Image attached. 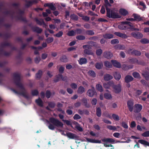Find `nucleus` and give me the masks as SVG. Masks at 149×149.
<instances>
[{"label":"nucleus","mask_w":149,"mask_h":149,"mask_svg":"<svg viewBox=\"0 0 149 149\" xmlns=\"http://www.w3.org/2000/svg\"><path fill=\"white\" fill-rule=\"evenodd\" d=\"M54 92L51 93L49 91H47L46 92V96L47 98H48L51 96L54 95Z\"/></svg>","instance_id":"33"},{"label":"nucleus","mask_w":149,"mask_h":149,"mask_svg":"<svg viewBox=\"0 0 149 149\" xmlns=\"http://www.w3.org/2000/svg\"><path fill=\"white\" fill-rule=\"evenodd\" d=\"M75 33V31L71 30L69 31L68 33V35L69 36H74Z\"/></svg>","instance_id":"54"},{"label":"nucleus","mask_w":149,"mask_h":149,"mask_svg":"<svg viewBox=\"0 0 149 149\" xmlns=\"http://www.w3.org/2000/svg\"><path fill=\"white\" fill-rule=\"evenodd\" d=\"M70 86L71 88L74 89H75L77 88V85L74 83H71L70 85Z\"/></svg>","instance_id":"53"},{"label":"nucleus","mask_w":149,"mask_h":149,"mask_svg":"<svg viewBox=\"0 0 149 149\" xmlns=\"http://www.w3.org/2000/svg\"><path fill=\"white\" fill-rule=\"evenodd\" d=\"M121 125L125 129H127L128 127L127 124L125 122H122V123Z\"/></svg>","instance_id":"59"},{"label":"nucleus","mask_w":149,"mask_h":149,"mask_svg":"<svg viewBox=\"0 0 149 149\" xmlns=\"http://www.w3.org/2000/svg\"><path fill=\"white\" fill-rule=\"evenodd\" d=\"M95 68L98 70L102 68L103 66V64L102 62H97L95 64Z\"/></svg>","instance_id":"24"},{"label":"nucleus","mask_w":149,"mask_h":149,"mask_svg":"<svg viewBox=\"0 0 149 149\" xmlns=\"http://www.w3.org/2000/svg\"><path fill=\"white\" fill-rule=\"evenodd\" d=\"M123 69L125 70H128L132 68V67L130 65H123Z\"/></svg>","instance_id":"50"},{"label":"nucleus","mask_w":149,"mask_h":149,"mask_svg":"<svg viewBox=\"0 0 149 149\" xmlns=\"http://www.w3.org/2000/svg\"><path fill=\"white\" fill-rule=\"evenodd\" d=\"M75 33L77 34H84L85 31V30L84 29L77 28L75 30Z\"/></svg>","instance_id":"17"},{"label":"nucleus","mask_w":149,"mask_h":149,"mask_svg":"<svg viewBox=\"0 0 149 149\" xmlns=\"http://www.w3.org/2000/svg\"><path fill=\"white\" fill-rule=\"evenodd\" d=\"M66 136L70 139L75 140L78 139L79 137L77 135L70 132L66 133Z\"/></svg>","instance_id":"6"},{"label":"nucleus","mask_w":149,"mask_h":149,"mask_svg":"<svg viewBox=\"0 0 149 149\" xmlns=\"http://www.w3.org/2000/svg\"><path fill=\"white\" fill-rule=\"evenodd\" d=\"M119 13L123 16H125L129 14L128 11L124 8H120L119 10Z\"/></svg>","instance_id":"16"},{"label":"nucleus","mask_w":149,"mask_h":149,"mask_svg":"<svg viewBox=\"0 0 149 149\" xmlns=\"http://www.w3.org/2000/svg\"><path fill=\"white\" fill-rule=\"evenodd\" d=\"M103 37L105 39H109L113 38V35L112 34L106 33L103 35Z\"/></svg>","instance_id":"25"},{"label":"nucleus","mask_w":149,"mask_h":149,"mask_svg":"<svg viewBox=\"0 0 149 149\" xmlns=\"http://www.w3.org/2000/svg\"><path fill=\"white\" fill-rule=\"evenodd\" d=\"M111 62L115 67L118 68H120L121 67L120 63L116 60H111Z\"/></svg>","instance_id":"13"},{"label":"nucleus","mask_w":149,"mask_h":149,"mask_svg":"<svg viewBox=\"0 0 149 149\" xmlns=\"http://www.w3.org/2000/svg\"><path fill=\"white\" fill-rule=\"evenodd\" d=\"M138 142L144 146H149V143L147 141L142 139L139 140L138 141Z\"/></svg>","instance_id":"26"},{"label":"nucleus","mask_w":149,"mask_h":149,"mask_svg":"<svg viewBox=\"0 0 149 149\" xmlns=\"http://www.w3.org/2000/svg\"><path fill=\"white\" fill-rule=\"evenodd\" d=\"M48 56V54L46 53H43L41 56V58L42 59H45Z\"/></svg>","instance_id":"57"},{"label":"nucleus","mask_w":149,"mask_h":149,"mask_svg":"<svg viewBox=\"0 0 149 149\" xmlns=\"http://www.w3.org/2000/svg\"><path fill=\"white\" fill-rule=\"evenodd\" d=\"M84 54L88 55H92L93 53L90 49H85L84 51Z\"/></svg>","instance_id":"32"},{"label":"nucleus","mask_w":149,"mask_h":149,"mask_svg":"<svg viewBox=\"0 0 149 149\" xmlns=\"http://www.w3.org/2000/svg\"><path fill=\"white\" fill-rule=\"evenodd\" d=\"M102 53V50L101 49H97L96 51V54L97 56H100Z\"/></svg>","instance_id":"47"},{"label":"nucleus","mask_w":149,"mask_h":149,"mask_svg":"<svg viewBox=\"0 0 149 149\" xmlns=\"http://www.w3.org/2000/svg\"><path fill=\"white\" fill-rule=\"evenodd\" d=\"M104 97L107 99H110L112 98L111 95L108 93H105L104 95Z\"/></svg>","instance_id":"45"},{"label":"nucleus","mask_w":149,"mask_h":149,"mask_svg":"<svg viewBox=\"0 0 149 149\" xmlns=\"http://www.w3.org/2000/svg\"><path fill=\"white\" fill-rule=\"evenodd\" d=\"M36 102L39 106L42 107L43 106V102L42 100L39 98L36 100Z\"/></svg>","instance_id":"38"},{"label":"nucleus","mask_w":149,"mask_h":149,"mask_svg":"<svg viewBox=\"0 0 149 149\" xmlns=\"http://www.w3.org/2000/svg\"><path fill=\"white\" fill-rule=\"evenodd\" d=\"M112 56V54L110 52L106 51L103 53L104 57L108 59L111 58Z\"/></svg>","instance_id":"15"},{"label":"nucleus","mask_w":149,"mask_h":149,"mask_svg":"<svg viewBox=\"0 0 149 149\" xmlns=\"http://www.w3.org/2000/svg\"><path fill=\"white\" fill-rule=\"evenodd\" d=\"M78 61L80 65L86 64L87 63V60L85 58H80Z\"/></svg>","instance_id":"18"},{"label":"nucleus","mask_w":149,"mask_h":149,"mask_svg":"<svg viewBox=\"0 0 149 149\" xmlns=\"http://www.w3.org/2000/svg\"><path fill=\"white\" fill-rule=\"evenodd\" d=\"M132 55H134L136 56H140L141 54V52L136 50H134L131 52Z\"/></svg>","instance_id":"27"},{"label":"nucleus","mask_w":149,"mask_h":149,"mask_svg":"<svg viewBox=\"0 0 149 149\" xmlns=\"http://www.w3.org/2000/svg\"><path fill=\"white\" fill-rule=\"evenodd\" d=\"M36 20L37 23L39 25H42V24H43L45 26H47V25L44 23L43 20L42 19L39 20L36 19Z\"/></svg>","instance_id":"34"},{"label":"nucleus","mask_w":149,"mask_h":149,"mask_svg":"<svg viewBox=\"0 0 149 149\" xmlns=\"http://www.w3.org/2000/svg\"><path fill=\"white\" fill-rule=\"evenodd\" d=\"M96 89L100 92H102L103 91L102 87L101 85L100 84H98L96 85Z\"/></svg>","instance_id":"30"},{"label":"nucleus","mask_w":149,"mask_h":149,"mask_svg":"<svg viewBox=\"0 0 149 149\" xmlns=\"http://www.w3.org/2000/svg\"><path fill=\"white\" fill-rule=\"evenodd\" d=\"M50 121L51 123L57 127H62L63 126V124L61 123L54 118H50Z\"/></svg>","instance_id":"4"},{"label":"nucleus","mask_w":149,"mask_h":149,"mask_svg":"<svg viewBox=\"0 0 149 149\" xmlns=\"http://www.w3.org/2000/svg\"><path fill=\"white\" fill-rule=\"evenodd\" d=\"M130 126L132 128L135 127L136 126V124L135 122L134 121H133L132 122Z\"/></svg>","instance_id":"64"},{"label":"nucleus","mask_w":149,"mask_h":149,"mask_svg":"<svg viewBox=\"0 0 149 149\" xmlns=\"http://www.w3.org/2000/svg\"><path fill=\"white\" fill-rule=\"evenodd\" d=\"M112 117L115 121H118L120 120L119 117L118 116L115 114H113L112 115Z\"/></svg>","instance_id":"43"},{"label":"nucleus","mask_w":149,"mask_h":149,"mask_svg":"<svg viewBox=\"0 0 149 149\" xmlns=\"http://www.w3.org/2000/svg\"><path fill=\"white\" fill-rule=\"evenodd\" d=\"M54 40V38H49L46 40V41L47 43H49L52 42Z\"/></svg>","instance_id":"58"},{"label":"nucleus","mask_w":149,"mask_h":149,"mask_svg":"<svg viewBox=\"0 0 149 149\" xmlns=\"http://www.w3.org/2000/svg\"><path fill=\"white\" fill-rule=\"evenodd\" d=\"M89 44L91 46L93 47V46L96 48L99 47L98 46V45L96 42L93 41H91L89 42Z\"/></svg>","instance_id":"39"},{"label":"nucleus","mask_w":149,"mask_h":149,"mask_svg":"<svg viewBox=\"0 0 149 149\" xmlns=\"http://www.w3.org/2000/svg\"><path fill=\"white\" fill-rule=\"evenodd\" d=\"M132 17L134 18V21H136L137 22L141 21L143 19L142 17H141L140 15L136 13L133 14Z\"/></svg>","instance_id":"10"},{"label":"nucleus","mask_w":149,"mask_h":149,"mask_svg":"<svg viewBox=\"0 0 149 149\" xmlns=\"http://www.w3.org/2000/svg\"><path fill=\"white\" fill-rule=\"evenodd\" d=\"M74 127L80 132H82L83 131V128L80 126L79 124L74 125Z\"/></svg>","instance_id":"44"},{"label":"nucleus","mask_w":149,"mask_h":149,"mask_svg":"<svg viewBox=\"0 0 149 149\" xmlns=\"http://www.w3.org/2000/svg\"><path fill=\"white\" fill-rule=\"evenodd\" d=\"M86 141L91 143H95V139L86 138Z\"/></svg>","instance_id":"60"},{"label":"nucleus","mask_w":149,"mask_h":149,"mask_svg":"<svg viewBox=\"0 0 149 149\" xmlns=\"http://www.w3.org/2000/svg\"><path fill=\"white\" fill-rule=\"evenodd\" d=\"M42 74V72L41 70H39L38 71V73L36 74V78L39 79L40 78Z\"/></svg>","instance_id":"52"},{"label":"nucleus","mask_w":149,"mask_h":149,"mask_svg":"<svg viewBox=\"0 0 149 149\" xmlns=\"http://www.w3.org/2000/svg\"><path fill=\"white\" fill-rule=\"evenodd\" d=\"M130 27H127V29L130 30L132 31H139V28H136L135 27V26H134L132 23L131 22L128 25Z\"/></svg>","instance_id":"12"},{"label":"nucleus","mask_w":149,"mask_h":149,"mask_svg":"<svg viewBox=\"0 0 149 149\" xmlns=\"http://www.w3.org/2000/svg\"><path fill=\"white\" fill-rule=\"evenodd\" d=\"M142 106L141 104H135L134 107V112L135 113L140 112L142 109Z\"/></svg>","instance_id":"5"},{"label":"nucleus","mask_w":149,"mask_h":149,"mask_svg":"<svg viewBox=\"0 0 149 149\" xmlns=\"http://www.w3.org/2000/svg\"><path fill=\"white\" fill-rule=\"evenodd\" d=\"M130 62L133 64L137 63L138 60L136 58H132L130 60Z\"/></svg>","instance_id":"49"},{"label":"nucleus","mask_w":149,"mask_h":149,"mask_svg":"<svg viewBox=\"0 0 149 149\" xmlns=\"http://www.w3.org/2000/svg\"><path fill=\"white\" fill-rule=\"evenodd\" d=\"M113 78V76L109 74H106L104 76V79L105 81H109L112 79Z\"/></svg>","instance_id":"21"},{"label":"nucleus","mask_w":149,"mask_h":149,"mask_svg":"<svg viewBox=\"0 0 149 149\" xmlns=\"http://www.w3.org/2000/svg\"><path fill=\"white\" fill-rule=\"evenodd\" d=\"M131 35L132 36L137 39H141L143 37V35L139 32H132Z\"/></svg>","instance_id":"9"},{"label":"nucleus","mask_w":149,"mask_h":149,"mask_svg":"<svg viewBox=\"0 0 149 149\" xmlns=\"http://www.w3.org/2000/svg\"><path fill=\"white\" fill-rule=\"evenodd\" d=\"M101 140L102 142L106 143H114L115 141L114 139L111 138H104L102 139Z\"/></svg>","instance_id":"19"},{"label":"nucleus","mask_w":149,"mask_h":149,"mask_svg":"<svg viewBox=\"0 0 149 149\" xmlns=\"http://www.w3.org/2000/svg\"><path fill=\"white\" fill-rule=\"evenodd\" d=\"M119 41L118 39H115L111 40L110 43L111 44L113 45L118 43Z\"/></svg>","instance_id":"46"},{"label":"nucleus","mask_w":149,"mask_h":149,"mask_svg":"<svg viewBox=\"0 0 149 149\" xmlns=\"http://www.w3.org/2000/svg\"><path fill=\"white\" fill-rule=\"evenodd\" d=\"M142 136L144 137H149V131H146L142 134Z\"/></svg>","instance_id":"48"},{"label":"nucleus","mask_w":149,"mask_h":149,"mask_svg":"<svg viewBox=\"0 0 149 149\" xmlns=\"http://www.w3.org/2000/svg\"><path fill=\"white\" fill-rule=\"evenodd\" d=\"M34 31H36L38 33H39L42 32V29H41L37 27L35 28Z\"/></svg>","instance_id":"63"},{"label":"nucleus","mask_w":149,"mask_h":149,"mask_svg":"<svg viewBox=\"0 0 149 149\" xmlns=\"http://www.w3.org/2000/svg\"><path fill=\"white\" fill-rule=\"evenodd\" d=\"M88 74L90 76H91L93 78H94L96 77V73L93 70H89L88 72Z\"/></svg>","instance_id":"29"},{"label":"nucleus","mask_w":149,"mask_h":149,"mask_svg":"<svg viewBox=\"0 0 149 149\" xmlns=\"http://www.w3.org/2000/svg\"><path fill=\"white\" fill-rule=\"evenodd\" d=\"M91 89H89L88 90L87 94L90 97H92L95 95H96L97 93L95 88L91 86Z\"/></svg>","instance_id":"3"},{"label":"nucleus","mask_w":149,"mask_h":149,"mask_svg":"<svg viewBox=\"0 0 149 149\" xmlns=\"http://www.w3.org/2000/svg\"><path fill=\"white\" fill-rule=\"evenodd\" d=\"M97 102V99L94 98L92 99L91 103L92 105H95L96 104Z\"/></svg>","instance_id":"62"},{"label":"nucleus","mask_w":149,"mask_h":149,"mask_svg":"<svg viewBox=\"0 0 149 149\" xmlns=\"http://www.w3.org/2000/svg\"><path fill=\"white\" fill-rule=\"evenodd\" d=\"M85 88L82 86H79L77 90V93L79 94H81L85 92Z\"/></svg>","instance_id":"23"},{"label":"nucleus","mask_w":149,"mask_h":149,"mask_svg":"<svg viewBox=\"0 0 149 149\" xmlns=\"http://www.w3.org/2000/svg\"><path fill=\"white\" fill-rule=\"evenodd\" d=\"M57 78L58 79H55L54 81L55 82H57L60 80H63V76L62 74H59L57 76Z\"/></svg>","instance_id":"55"},{"label":"nucleus","mask_w":149,"mask_h":149,"mask_svg":"<svg viewBox=\"0 0 149 149\" xmlns=\"http://www.w3.org/2000/svg\"><path fill=\"white\" fill-rule=\"evenodd\" d=\"M66 124L67 125L71 127L72 128H73L74 127L73 126L72 123L70 121L67 120H66Z\"/></svg>","instance_id":"56"},{"label":"nucleus","mask_w":149,"mask_h":149,"mask_svg":"<svg viewBox=\"0 0 149 149\" xmlns=\"http://www.w3.org/2000/svg\"><path fill=\"white\" fill-rule=\"evenodd\" d=\"M81 100L86 107L88 108L91 107V104H88L87 100L86 98H83Z\"/></svg>","instance_id":"20"},{"label":"nucleus","mask_w":149,"mask_h":149,"mask_svg":"<svg viewBox=\"0 0 149 149\" xmlns=\"http://www.w3.org/2000/svg\"><path fill=\"white\" fill-rule=\"evenodd\" d=\"M142 75L145 78L146 80L147 81L149 80V72L146 71L142 74Z\"/></svg>","instance_id":"28"},{"label":"nucleus","mask_w":149,"mask_h":149,"mask_svg":"<svg viewBox=\"0 0 149 149\" xmlns=\"http://www.w3.org/2000/svg\"><path fill=\"white\" fill-rule=\"evenodd\" d=\"M113 89L116 93H118L121 91V86L120 84L119 83L117 85H115L113 86Z\"/></svg>","instance_id":"7"},{"label":"nucleus","mask_w":149,"mask_h":149,"mask_svg":"<svg viewBox=\"0 0 149 149\" xmlns=\"http://www.w3.org/2000/svg\"><path fill=\"white\" fill-rule=\"evenodd\" d=\"M141 42L143 44L149 43V40L147 39L143 38L141 40Z\"/></svg>","instance_id":"51"},{"label":"nucleus","mask_w":149,"mask_h":149,"mask_svg":"<svg viewBox=\"0 0 149 149\" xmlns=\"http://www.w3.org/2000/svg\"><path fill=\"white\" fill-rule=\"evenodd\" d=\"M17 86V91L11 89V90L16 94H19L22 95H24L26 91L25 89L23 84L20 81L16 83Z\"/></svg>","instance_id":"2"},{"label":"nucleus","mask_w":149,"mask_h":149,"mask_svg":"<svg viewBox=\"0 0 149 149\" xmlns=\"http://www.w3.org/2000/svg\"><path fill=\"white\" fill-rule=\"evenodd\" d=\"M76 38L79 40H84L86 38V37L85 36L82 35H78L76 37Z\"/></svg>","instance_id":"41"},{"label":"nucleus","mask_w":149,"mask_h":149,"mask_svg":"<svg viewBox=\"0 0 149 149\" xmlns=\"http://www.w3.org/2000/svg\"><path fill=\"white\" fill-rule=\"evenodd\" d=\"M127 105L130 111L132 112L134 107V103L133 101L132 100H128L127 102Z\"/></svg>","instance_id":"8"},{"label":"nucleus","mask_w":149,"mask_h":149,"mask_svg":"<svg viewBox=\"0 0 149 149\" xmlns=\"http://www.w3.org/2000/svg\"><path fill=\"white\" fill-rule=\"evenodd\" d=\"M105 7L107 11V16L109 18L113 19L120 18L121 17L118 13L114 11L111 10L110 9L108 8V6H111V5L109 3L108 0H104Z\"/></svg>","instance_id":"1"},{"label":"nucleus","mask_w":149,"mask_h":149,"mask_svg":"<svg viewBox=\"0 0 149 149\" xmlns=\"http://www.w3.org/2000/svg\"><path fill=\"white\" fill-rule=\"evenodd\" d=\"M70 17L71 19L75 21H77L78 19V17L74 14H71L70 16Z\"/></svg>","instance_id":"31"},{"label":"nucleus","mask_w":149,"mask_h":149,"mask_svg":"<svg viewBox=\"0 0 149 149\" xmlns=\"http://www.w3.org/2000/svg\"><path fill=\"white\" fill-rule=\"evenodd\" d=\"M96 115L98 117H100L101 115V109L100 107L96 108Z\"/></svg>","instance_id":"37"},{"label":"nucleus","mask_w":149,"mask_h":149,"mask_svg":"<svg viewBox=\"0 0 149 149\" xmlns=\"http://www.w3.org/2000/svg\"><path fill=\"white\" fill-rule=\"evenodd\" d=\"M81 118V117L78 114H75L73 117V118L74 120H77Z\"/></svg>","instance_id":"61"},{"label":"nucleus","mask_w":149,"mask_h":149,"mask_svg":"<svg viewBox=\"0 0 149 149\" xmlns=\"http://www.w3.org/2000/svg\"><path fill=\"white\" fill-rule=\"evenodd\" d=\"M105 66L108 68H111L112 67V65L110 62L108 61H106L104 62Z\"/></svg>","instance_id":"40"},{"label":"nucleus","mask_w":149,"mask_h":149,"mask_svg":"<svg viewBox=\"0 0 149 149\" xmlns=\"http://www.w3.org/2000/svg\"><path fill=\"white\" fill-rule=\"evenodd\" d=\"M132 75L135 78L140 79L141 78L139 74L136 72H134L132 73Z\"/></svg>","instance_id":"36"},{"label":"nucleus","mask_w":149,"mask_h":149,"mask_svg":"<svg viewBox=\"0 0 149 149\" xmlns=\"http://www.w3.org/2000/svg\"><path fill=\"white\" fill-rule=\"evenodd\" d=\"M107 128L110 130L115 131L117 128L116 126L111 125H108L107 126Z\"/></svg>","instance_id":"42"},{"label":"nucleus","mask_w":149,"mask_h":149,"mask_svg":"<svg viewBox=\"0 0 149 149\" xmlns=\"http://www.w3.org/2000/svg\"><path fill=\"white\" fill-rule=\"evenodd\" d=\"M113 76L115 79L117 80H119L121 78V76L120 73L115 72L113 73Z\"/></svg>","instance_id":"22"},{"label":"nucleus","mask_w":149,"mask_h":149,"mask_svg":"<svg viewBox=\"0 0 149 149\" xmlns=\"http://www.w3.org/2000/svg\"><path fill=\"white\" fill-rule=\"evenodd\" d=\"M85 32L86 34L88 35L92 36L95 34V32L93 30H87L85 31Z\"/></svg>","instance_id":"35"},{"label":"nucleus","mask_w":149,"mask_h":149,"mask_svg":"<svg viewBox=\"0 0 149 149\" xmlns=\"http://www.w3.org/2000/svg\"><path fill=\"white\" fill-rule=\"evenodd\" d=\"M134 79V78L130 75L126 76L125 78V81L126 83H129L132 81Z\"/></svg>","instance_id":"14"},{"label":"nucleus","mask_w":149,"mask_h":149,"mask_svg":"<svg viewBox=\"0 0 149 149\" xmlns=\"http://www.w3.org/2000/svg\"><path fill=\"white\" fill-rule=\"evenodd\" d=\"M114 34L115 35L123 39L126 38L127 37V36L126 34L120 32H115L114 33Z\"/></svg>","instance_id":"11"}]
</instances>
